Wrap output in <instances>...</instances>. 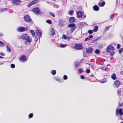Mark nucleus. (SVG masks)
<instances>
[{"label": "nucleus", "instance_id": "f257e3e1", "mask_svg": "<svg viewBox=\"0 0 123 123\" xmlns=\"http://www.w3.org/2000/svg\"><path fill=\"white\" fill-rule=\"evenodd\" d=\"M21 38L23 39L26 40L29 43H30L31 41V39L26 34H23L21 36Z\"/></svg>", "mask_w": 123, "mask_h": 123}, {"label": "nucleus", "instance_id": "f03ea898", "mask_svg": "<svg viewBox=\"0 0 123 123\" xmlns=\"http://www.w3.org/2000/svg\"><path fill=\"white\" fill-rule=\"evenodd\" d=\"M114 48L113 46L109 45L107 48L106 51L108 53H110L112 51H114Z\"/></svg>", "mask_w": 123, "mask_h": 123}, {"label": "nucleus", "instance_id": "7ed1b4c3", "mask_svg": "<svg viewBox=\"0 0 123 123\" xmlns=\"http://www.w3.org/2000/svg\"><path fill=\"white\" fill-rule=\"evenodd\" d=\"M27 30V29L23 27H19L17 29V31L19 32H23Z\"/></svg>", "mask_w": 123, "mask_h": 123}, {"label": "nucleus", "instance_id": "20e7f679", "mask_svg": "<svg viewBox=\"0 0 123 123\" xmlns=\"http://www.w3.org/2000/svg\"><path fill=\"white\" fill-rule=\"evenodd\" d=\"M32 11L34 13L36 14H38L40 12V9L36 7L33 8Z\"/></svg>", "mask_w": 123, "mask_h": 123}, {"label": "nucleus", "instance_id": "39448f33", "mask_svg": "<svg viewBox=\"0 0 123 123\" xmlns=\"http://www.w3.org/2000/svg\"><path fill=\"white\" fill-rule=\"evenodd\" d=\"M74 48L76 49L80 50L82 49V46L81 44H75Z\"/></svg>", "mask_w": 123, "mask_h": 123}, {"label": "nucleus", "instance_id": "423d86ee", "mask_svg": "<svg viewBox=\"0 0 123 123\" xmlns=\"http://www.w3.org/2000/svg\"><path fill=\"white\" fill-rule=\"evenodd\" d=\"M118 110V108L116 109V115L117 116L119 114H120L121 116H122L123 114V113L122 112V109H120L119 110Z\"/></svg>", "mask_w": 123, "mask_h": 123}, {"label": "nucleus", "instance_id": "0eeeda50", "mask_svg": "<svg viewBox=\"0 0 123 123\" xmlns=\"http://www.w3.org/2000/svg\"><path fill=\"white\" fill-rule=\"evenodd\" d=\"M36 33L37 35V36L38 37H39V38H40L42 37V33L41 30H36Z\"/></svg>", "mask_w": 123, "mask_h": 123}, {"label": "nucleus", "instance_id": "6e6552de", "mask_svg": "<svg viewBox=\"0 0 123 123\" xmlns=\"http://www.w3.org/2000/svg\"><path fill=\"white\" fill-rule=\"evenodd\" d=\"M83 13L82 12L80 11H79L77 13V16L78 18H81L83 15Z\"/></svg>", "mask_w": 123, "mask_h": 123}, {"label": "nucleus", "instance_id": "1a4fd4ad", "mask_svg": "<svg viewBox=\"0 0 123 123\" xmlns=\"http://www.w3.org/2000/svg\"><path fill=\"white\" fill-rule=\"evenodd\" d=\"M24 18L26 22H30L31 20V19L28 15L25 16L24 17Z\"/></svg>", "mask_w": 123, "mask_h": 123}, {"label": "nucleus", "instance_id": "9d476101", "mask_svg": "<svg viewBox=\"0 0 123 123\" xmlns=\"http://www.w3.org/2000/svg\"><path fill=\"white\" fill-rule=\"evenodd\" d=\"M93 49L91 47H89L86 49V52L88 53H91L93 51Z\"/></svg>", "mask_w": 123, "mask_h": 123}, {"label": "nucleus", "instance_id": "9b49d317", "mask_svg": "<svg viewBox=\"0 0 123 123\" xmlns=\"http://www.w3.org/2000/svg\"><path fill=\"white\" fill-rule=\"evenodd\" d=\"M19 60L22 62H23L25 60L26 61L27 60L26 56L25 55L22 56L19 58Z\"/></svg>", "mask_w": 123, "mask_h": 123}, {"label": "nucleus", "instance_id": "f8f14e48", "mask_svg": "<svg viewBox=\"0 0 123 123\" xmlns=\"http://www.w3.org/2000/svg\"><path fill=\"white\" fill-rule=\"evenodd\" d=\"M75 18L74 17H71L69 19V22L72 23H74L75 21Z\"/></svg>", "mask_w": 123, "mask_h": 123}, {"label": "nucleus", "instance_id": "ddd939ff", "mask_svg": "<svg viewBox=\"0 0 123 123\" xmlns=\"http://www.w3.org/2000/svg\"><path fill=\"white\" fill-rule=\"evenodd\" d=\"M120 85V82L118 80H117L115 82L116 86L117 87H118Z\"/></svg>", "mask_w": 123, "mask_h": 123}, {"label": "nucleus", "instance_id": "4468645a", "mask_svg": "<svg viewBox=\"0 0 123 123\" xmlns=\"http://www.w3.org/2000/svg\"><path fill=\"white\" fill-rule=\"evenodd\" d=\"M68 27L69 28H73L74 27H76V25L74 23L68 25Z\"/></svg>", "mask_w": 123, "mask_h": 123}, {"label": "nucleus", "instance_id": "2eb2a0df", "mask_svg": "<svg viewBox=\"0 0 123 123\" xmlns=\"http://www.w3.org/2000/svg\"><path fill=\"white\" fill-rule=\"evenodd\" d=\"M55 33V32L54 29L52 28L50 30V34L51 35H54Z\"/></svg>", "mask_w": 123, "mask_h": 123}, {"label": "nucleus", "instance_id": "dca6fc26", "mask_svg": "<svg viewBox=\"0 0 123 123\" xmlns=\"http://www.w3.org/2000/svg\"><path fill=\"white\" fill-rule=\"evenodd\" d=\"M93 9L95 11H98L99 9V8L98 6L97 5H95L93 7Z\"/></svg>", "mask_w": 123, "mask_h": 123}, {"label": "nucleus", "instance_id": "f3484780", "mask_svg": "<svg viewBox=\"0 0 123 123\" xmlns=\"http://www.w3.org/2000/svg\"><path fill=\"white\" fill-rule=\"evenodd\" d=\"M111 77L113 80H115L117 78L116 77V75L115 74H113L111 76Z\"/></svg>", "mask_w": 123, "mask_h": 123}, {"label": "nucleus", "instance_id": "a211bd4d", "mask_svg": "<svg viewBox=\"0 0 123 123\" xmlns=\"http://www.w3.org/2000/svg\"><path fill=\"white\" fill-rule=\"evenodd\" d=\"M105 4V2H103L102 3H99L98 4V5L100 6L103 7L104 6Z\"/></svg>", "mask_w": 123, "mask_h": 123}, {"label": "nucleus", "instance_id": "6ab92c4d", "mask_svg": "<svg viewBox=\"0 0 123 123\" xmlns=\"http://www.w3.org/2000/svg\"><path fill=\"white\" fill-rule=\"evenodd\" d=\"M74 65L76 67H78L80 66V63L79 62H74Z\"/></svg>", "mask_w": 123, "mask_h": 123}, {"label": "nucleus", "instance_id": "aec40b11", "mask_svg": "<svg viewBox=\"0 0 123 123\" xmlns=\"http://www.w3.org/2000/svg\"><path fill=\"white\" fill-rule=\"evenodd\" d=\"M6 47L7 51L8 52H11V50L10 48L8 45H7Z\"/></svg>", "mask_w": 123, "mask_h": 123}, {"label": "nucleus", "instance_id": "412c9836", "mask_svg": "<svg viewBox=\"0 0 123 123\" xmlns=\"http://www.w3.org/2000/svg\"><path fill=\"white\" fill-rule=\"evenodd\" d=\"M34 5L32 1L30 2L28 5V7H30L31 6Z\"/></svg>", "mask_w": 123, "mask_h": 123}, {"label": "nucleus", "instance_id": "4be33fe9", "mask_svg": "<svg viewBox=\"0 0 123 123\" xmlns=\"http://www.w3.org/2000/svg\"><path fill=\"white\" fill-rule=\"evenodd\" d=\"M34 5L32 1L30 2L28 5V7H30L31 6Z\"/></svg>", "mask_w": 123, "mask_h": 123}, {"label": "nucleus", "instance_id": "5701e85b", "mask_svg": "<svg viewBox=\"0 0 123 123\" xmlns=\"http://www.w3.org/2000/svg\"><path fill=\"white\" fill-rule=\"evenodd\" d=\"M86 24L85 22H81L79 23V25L80 26H82Z\"/></svg>", "mask_w": 123, "mask_h": 123}, {"label": "nucleus", "instance_id": "b1692460", "mask_svg": "<svg viewBox=\"0 0 123 123\" xmlns=\"http://www.w3.org/2000/svg\"><path fill=\"white\" fill-rule=\"evenodd\" d=\"M30 32L32 34V36L33 37H34L35 35V33L34 31L33 30H30Z\"/></svg>", "mask_w": 123, "mask_h": 123}, {"label": "nucleus", "instance_id": "393cba45", "mask_svg": "<svg viewBox=\"0 0 123 123\" xmlns=\"http://www.w3.org/2000/svg\"><path fill=\"white\" fill-rule=\"evenodd\" d=\"M98 30V27L97 26H95L94 29H93V31L94 32H97Z\"/></svg>", "mask_w": 123, "mask_h": 123}, {"label": "nucleus", "instance_id": "a878e982", "mask_svg": "<svg viewBox=\"0 0 123 123\" xmlns=\"http://www.w3.org/2000/svg\"><path fill=\"white\" fill-rule=\"evenodd\" d=\"M107 80L106 79H104L101 80H100V82L101 83H103L106 82L107 81Z\"/></svg>", "mask_w": 123, "mask_h": 123}, {"label": "nucleus", "instance_id": "bb28decb", "mask_svg": "<svg viewBox=\"0 0 123 123\" xmlns=\"http://www.w3.org/2000/svg\"><path fill=\"white\" fill-rule=\"evenodd\" d=\"M5 46V43H4L0 41V47H3Z\"/></svg>", "mask_w": 123, "mask_h": 123}, {"label": "nucleus", "instance_id": "cd10ccee", "mask_svg": "<svg viewBox=\"0 0 123 123\" xmlns=\"http://www.w3.org/2000/svg\"><path fill=\"white\" fill-rule=\"evenodd\" d=\"M51 73L53 75H54L56 74V71L55 70H53L51 71Z\"/></svg>", "mask_w": 123, "mask_h": 123}, {"label": "nucleus", "instance_id": "c85d7f7f", "mask_svg": "<svg viewBox=\"0 0 123 123\" xmlns=\"http://www.w3.org/2000/svg\"><path fill=\"white\" fill-rule=\"evenodd\" d=\"M59 25L61 26H63V22L61 21H60L59 22Z\"/></svg>", "mask_w": 123, "mask_h": 123}, {"label": "nucleus", "instance_id": "c756f323", "mask_svg": "<svg viewBox=\"0 0 123 123\" xmlns=\"http://www.w3.org/2000/svg\"><path fill=\"white\" fill-rule=\"evenodd\" d=\"M46 22L48 23L51 24L52 23V21L50 20H48L46 21Z\"/></svg>", "mask_w": 123, "mask_h": 123}, {"label": "nucleus", "instance_id": "7c9ffc66", "mask_svg": "<svg viewBox=\"0 0 123 123\" xmlns=\"http://www.w3.org/2000/svg\"><path fill=\"white\" fill-rule=\"evenodd\" d=\"M76 27H74L73 28H71L70 29V31L71 33L72 32L74 31Z\"/></svg>", "mask_w": 123, "mask_h": 123}, {"label": "nucleus", "instance_id": "2f4dec72", "mask_svg": "<svg viewBox=\"0 0 123 123\" xmlns=\"http://www.w3.org/2000/svg\"><path fill=\"white\" fill-rule=\"evenodd\" d=\"M39 1V0H34L32 1L34 4H35L37 3Z\"/></svg>", "mask_w": 123, "mask_h": 123}, {"label": "nucleus", "instance_id": "473e14b6", "mask_svg": "<svg viewBox=\"0 0 123 123\" xmlns=\"http://www.w3.org/2000/svg\"><path fill=\"white\" fill-rule=\"evenodd\" d=\"M60 46L62 48H63L66 47V46L67 45V44H61Z\"/></svg>", "mask_w": 123, "mask_h": 123}, {"label": "nucleus", "instance_id": "72a5a7b5", "mask_svg": "<svg viewBox=\"0 0 123 123\" xmlns=\"http://www.w3.org/2000/svg\"><path fill=\"white\" fill-rule=\"evenodd\" d=\"M117 93L119 96H120L121 95V91L120 90H117Z\"/></svg>", "mask_w": 123, "mask_h": 123}, {"label": "nucleus", "instance_id": "f704fd0d", "mask_svg": "<svg viewBox=\"0 0 123 123\" xmlns=\"http://www.w3.org/2000/svg\"><path fill=\"white\" fill-rule=\"evenodd\" d=\"M95 52L97 54H99L100 53V51L99 49H96L95 51Z\"/></svg>", "mask_w": 123, "mask_h": 123}, {"label": "nucleus", "instance_id": "c9c22d12", "mask_svg": "<svg viewBox=\"0 0 123 123\" xmlns=\"http://www.w3.org/2000/svg\"><path fill=\"white\" fill-rule=\"evenodd\" d=\"M93 31L92 30H89L88 31V33L89 34H91L93 33Z\"/></svg>", "mask_w": 123, "mask_h": 123}, {"label": "nucleus", "instance_id": "e433bc0d", "mask_svg": "<svg viewBox=\"0 0 123 123\" xmlns=\"http://www.w3.org/2000/svg\"><path fill=\"white\" fill-rule=\"evenodd\" d=\"M109 53H110V55L111 56H112L115 54V52L114 51H112Z\"/></svg>", "mask_w": 123, "mask_h": 123}, {"label": "nucleus", "instance_id": "4c0bfd02", "mask_svg": "<svg viewBox=\"0 0 123 123\" xmlns=\"http://www.w3.org/2000/svg\"><path fill=\"white\" fill-rule=\"evenodd\" d=\"M33 116V115L32 113H30L29 115V117L30 118H32Z\"/></svg>", "mask_w": 123, "mask_h": 123}, {"label": "nucleus", "instance_id": "58836bf2", "mask_svg": "<svg viewBox=\"0 0 123 123\" xmlns=\"http://www.w3.org/2000/svg\"><path fill=\"white\" fill-rule=\"evenodd\" d=\"M11 67L12 68H15V65L13 64H12L11 65Z\"/></svg>", "mask_w": 123, "mask_h": 123}, {"label": "nucleus", "instance_id": "ea45409f", "mask_svg": "<svg viewBox=\"0 0 123 123\" xmlns=\"http://www.w3.org/2000/svg\"><path fill=\"white\" fill-rule=\"evenodd\" d=\"M74 11L73 10L69 12V14L71 15H72L73 14Z\"/></svg>", "mask_w": 123, "mask_h": 123}, {"label": "nucleus", "instance_id": "a19ab883", "mask_svg": "<svg viewBox=\"0 0 123 123\" xmlns=\"http://www.w3.org/2000/svg\"><path fill=\"white\" fill-rule=\"evenodd\" d=\"M109 29V28L108 27H106L105 28V32H106Z\"/></svg>", "mask_w": 123, "mask_h": 123}, {"label": "nucleus", "instance_id": "79ce46f5", "mask_svg": "<svg viewBox=\"0 0 123 123\" xmlns=\"http://www.w3.org/2000/svg\"><path fill=\"white\" fill-rule=\"evenodd\" d=\"M123 51V49L122 48H121L119 50V53H121Z\"/></svg>", "mask_w": 123, "mask_h": 123}, {"label": "nucleus", "instance_id": "37998d69", "mask_svg": "<svg viewBox=\"0 0 123 123\" xmlns=\"http://www.w3.org/2000/svg\"><path fill=\"white\" fill-rule=\"evenodd\" d=\"M63 79L64 80H66L67 79H68L67 76L66 75H65L63 76Z\"/></svg>", "mask_w": 123, "mask_h": 123}, {"label": "nucleus", "instance_id": "c03bdc74", "mask_svg": "<svg viewBox=\"0 0 123 123\" xmlns=\"http://www.w3.org/2000/svg\"><path fill=\"white\" fill-rule=\"evenodd\" d=\"M114 17V14H112L111 17H110V18L111 19H113V18Z\"/></svg>", "mask_w": 123, "mask_h": 123}, {"label": "nucleus", "instance_id": "a18cd8bd", "mask_svg": "<svg viewBox=\"0 0 123 123\" xmlns=\"http://www.w3.org/2000/svg\"><path fill=\"white\" fill-rule=\"evenodd\" d=\"M62 37L64 39H66L67 38V37L66 36L64 35H63L62 36Z\"/></svg>", "mask_w": 123, "mask_h": 123}, {"label": "nucleus", "instance_id": "49530a36", "mask_svg": "<svg viewBox=\"0 0 123 123\" xmlns=\"http://www.w3.org/2000/svg\"><path fill=\"white\" fill-rule=\"evenodd\" d=\"M86 73H89L90 72V71L89 69H86Z\"/></svg>", "mask_w": 123, "mask_h": 123}, {"label": "nucleus", "instance_id": "de8ad7c7", "mask_svg": "<svg viewBox=\"0 0 123 123\" xmlns=\"http://www.w3.org/2000/svg\"><path fill=\"white\" fill-rule=\"evenodd\" d=\"M100 69H102V70L106 71V68H104V67H101L100 68Z\"/></svg>", "mask_w": 123, "mask_h": 123}, {"label": "nucleus", "instance_id": "09e8293b", "mask_svg": "<svg viewBox=\"0 0 123 123\" xmlns=\"http://www.w3.org/2000/svg\"><path fill=\"white\" fill-rule=\"evenodd\" d=\"M50 14L53 17H55V15L54 14V13H53L51 12H50Z\"/></svg>", "mask_w": 123, "mask_h": 123}, {"label": "nucleus", "instance_id": "8fccbe9b", "mask_svg": "<svg viewBox=\"0 0 123 123\" xmlns=\"http://www.w3.org/2000/svg\"><path fill=\"white\" fill-rule=\"evenodd\" d=\"M117 49H119L121 47L120 45L119 44H118L117 45Z\"/></svg>", "mask_w": 123, "mask_h": 123}, {"label": "nucleus", "instance_id": "3c124183", "mask_svg": "<svg viewBox=\"0 0 123 123\" xmlns=\"http://www.w3.org/2000/svg\"><path fill=\"white\" fill-rule=\"evenodd\" d=\"M7 9L4 8V9H3L2 8H0V12H3L4 10H6V9Z\"/></svg>", "mask_w": 123, "mask_h": 123}, {"label": "nucleus", "instance_id": "603ef678", "mask_svg": "<svg viewBox=\"0 0 123 123\" xmlns=\"http://www.w3.org/2000/svg\"><path fill=\"white\" fill-rule=\"evenodd\" d=\"M90 39H89V38L88 37H86V38L85 39V41H87L88 40H89Z\"/></svg>", "mask_w": 123, "mask_h": 123}, {"label": "nucleus", "instance_id": "864d4df0", "mask_svg": "<svg viewBox=\"0 0 123 123\" xmlns=\"http://www.w3.org/2000/svg\"><path fill=\"white\" fill-rule=\"evenodd\" d=\"M93 37V36L92 35H90L89 36V39H90V38H92Z\"/></svg>", "mask_w": 123, "mask_h": 123}, {"label": "nucleus", "instance_id": "5fc2aeb1", "mask_svg": "<svg viewBox=\"0 0 123 123\" xmlns=\"http://www.w3.org/2000/svg\"><path fill=\"white\" fill-rule=\"evenodd\" d=\"M80 78L82 79H84V77L82 75H81Z\"/></svg>", "mask_w": 123, "mask_h": 123}, {"label": "nucleus", "instance_id": "6e6d98bb", "mask_svg": "<svg viewBox=\"0 0 123 123\" xmlns=\"http://www.w3.org/2000/svg\"><path fill=\"white\" fill-rule=\"evenodd\" d=\"M79 71H80V73H82L83 72V71L81 69H78Z\"/></svg>", "mask_w": 123, "mask_h": 123}, {"label": "nucleus", "instance_id": "4d7b16f0", "mask_svg": "<svg viewBox=\"0 0 123 123\" xmlns=\"http://www.w3.org/2000/svg\"><path fill=\"white\" fill-rule=\"evenodd\" d=\"M72 38V37H68L67 38L68 39V40H70V39L71 38Z\"/></svg>", "mask_w": 123, "mask_h": 123}, {"label": "nucleus", "instance_id": "13d9d810", "mask_svg": "<svg viewBox=\"0 0 123 123\" xmlns=\"http://www.w3.org/2000/svg\"><path fill=\"white\" fill-rule=\"evenodd\" d=\"M56 80L57 81H60V79H59L58 78H57L56 79Z\"/></svg>", "mask_w": 123, "mask_h": 123}, {"label": "nucleus", "instance_id": "bf43d9fd", "mask_svg": "<svg viewBox=\"0 0 123 123\" xmlns=\"http://www.w3.org/2000/svg\"><path fill=\"white\" fill-rule=\"evenodd\" d=\"M123 105V103H122L121 104L119 105V106H121Z\"/></svg>", "mask_w": 123, "mask_h": 123}, {"label": "nucleus", "instance_id": "052dcab7", "mask_svg": "<svg viewBox=\"0 0 123 123\" xmlns=\"http://www.w3.org/2000/svg\"><path fill=\"white\" fill-rule=\"evenodd\" d=\"M83 16H84V17H83V19H85L86 17V15L85 14H84V15H83Z\"/></svg>", "mask_w": 123, "mask_h": 123}, {"label": "nucleus", "instance_id": "680f3d73", "mask_svg": "<svg viewBox=\"0 0 123 123\" xmlns=\"http://www.w3.org/2000/svg\"><path fill=\"white\" fill-rule=\"evenodd\" d=\"M0 55H2L3 56H4V54L2 53H0Z\"/></svg>", "mask_w": 123, "mask_h": 123}, {"label": "nucleus", "instance_id": "e2e57ef3", "mask_svg": "<svg viewBox=\"0 0 123 123\" xmlns=\"http://www.w3.org/2000/svg\"><path fill=\"white\" fill-rule=\"evenodd\" d=\"M120 74L123 75V71H121L120 72Z\"/></svg>", "mask_w": 123, "mask_h": 123}, {"label": "nucleus", "instance_id": "0e129e2a", "mask_svg": "<svg viewBox=\"0 0 123 123\" xmlns=\"http://www.w3.org/2000/svg\"><path fill=\"white\" fill-rule=\"evenodd\" d=\"M97 40V39L95 40H93L92 41V42H95Z\"/></svg>", "mask_w": 123, "mask_h": 123}, {"label": "nucleus", "instance_id": "69168bd1", "mask_svg": "<svg viewBox=\"0 0 123 123\" xmlns=\"http://www.w3.org/2000/svg\"><path fill=\"white\" fill-rule=\"evenodd\" d=\"M91 77H94V75L93 74H92V75H91Z\"/></svg>", "mask_w": 123, "mask_h": 123}, {"label": "nucleus", "instance_id": "338daca9", "mask_svg": "<svg viewBox=\"0 0 123 123\" xmlns=\"http://www.w3.org/2000/svg\"><path fill=\"white\" fill-rule=\"evenodd\" d=\"M3 58V57L0 56V59Z\"/></svg>", "mask_w": 123, "mask_h": 123}, {"label": "nucleus", "instance_id": "774afa93", "mask_svg": "<svg viewBox=\"0 0 123 123\" xmlns=\"http://www.w3.org/2000/svg\"><path fill=\"white\" fill-rule=\"evenodd\" d=\"M113 57H111V58H110V59L111 60H112V59L113 58Z\"/></svg>", "mask_w": 123, "mask_h": 123}]
</instances>
